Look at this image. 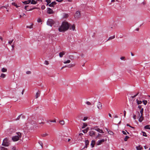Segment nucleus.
<instances>
[{
	"label": "nucleus",
	"mask_w": 150,
	"mask_h": 150,
	"mask_svg": "<svg viewBox=\"0 0 150 150\" xmlns=\"http://www.w3.org/2000/svg\"><path fill=\"white\" fill-rule=\"evenodd\" d=\"M69 25L68 22H63L59 28V31L60 32L65 31L69 28Z\"/></svg>",
	"instance_id": "f257e3e1"
},
{
	"label": "nucleus",
	"mask_w": 150,
	"mask_h": 150,
	"mask_svg": "<svg viewBox=\"0 0 150 150\" xmlns=\"http://www.w3.org/2000/svg\"><path fill=\"white\" fill-rule=\"evenodd\" d=\"M22 134L20 132H16V135L13 136L12 137V140L13 142H16L19 140L21 137Z\"/></svg>",
	"instance_id": "f03ea898"
},
{
	"label": "nucleus",
	"mask_w": 150,
	"mask_h": 150,
	"mask_svg": "<svg viewBox=\"0 0 150 150\" xmlns=\"http://www.w3.org/2000/svg\"><path fill=\"white\" fill-rule=\"evenodd\" d=\"M9 144L8 139L6 138L3 141L2 145L5 146H8Z\"/></svg>",
	"instance_id": "7ed1b4c3"
},
{
	"label": "nucleus",
	"mask_w": 150,
	"mask_h": 150,
	"mask_svg": "<svg viewBox=\"0 0 150 150\" xmlns=\"http://www.w3.org/2000/svg\"><path fill=\"white\" fill-rule=\"evenodd\" d=\"M54 21L52 19H48L47 22V24L51 27H52L54 23Z\"/></svg>",
	"instance_id": "20e7f679"
},
{
	"label": "nucleus",
	"mask_w": 150,
	"mask_h": 150,
	"mask_svg": "<svg viewBox=\"0 0 150 150\" xmlns=\"http://www.w3.org/2000/svg\"><path fill=\"white\" fill-rule=\"evenodd\" d=\"M81 14L80 12L79 11H77L74 15V17L76 18H80L81 17Z\"/></svg>",
	"instance_id": "39448f33"
},
{
	"label": "nucleus",
	"mask_w": 150,
	"mask_h": 150,
	"mask_svg": "<svg viewBox=\"0 0 150 150\" xmlns=\"http://www.w3.org/2000/svg\"><path fill=\"white\" fill-rule=\"evenodd\" d=\"M74 66H75L74 64H70L68 65H66V66H64L61 69H63L64 68H65V67H68V68H71L72 67H74Z\"/></svg>",
	"instance_id": "423d86ee"
},
{
	"label": "nucleus",
	"mask_w": 150,
	"mask_h": 150,
	"mask_svg": "<svg viewBox=\"0 0 150 150\" xmlns=\"http://www.w3.org/2000/svg\"><path fill=\"white\" fill-rule=\"evenodd\" d=\"M94 129L96 131L98 132L99 133H104V132L102 130L98 128L97 127H95L94 128Z\"/></svg>",
	"instance_id": "0eeeda50"
},
{
	"label": "nucleus",
	"mask_w": 150,
	"mask_h": 150,
	"mask_svg": "<svg viewBox=\"0 0 150 150\" xmlns=\"http://www.w3.org/2000/svg\"><path fill=\"white\" fill-rule=\"evenodd\" d=\"M97 106L98 109L99 110H101L102 109V105L101 103L100 102H98Z\"/></svg>",
	"instance_id": "6e6552de"
},
{
	"label": "nucleus",
	"mask_w": 150,
	"mask_h": 150,
	"mask_svg": "<svg viewBox=\"0 0 150 150\" xmlns=\"http://www.w3.org/2000/svg\"><path fill=\"white\" fill-rule=\"evenodd\" d=\"M69 28L70 29H72L73 31L76 30H75V25L74 24H73L72 25H70Z\"/></svg>",
	"instance_id": "1a4fd4ad"
},
{
	"label": "nucleus",
	"mask_w": 150,
	"mask_h": 150,
	"mask_svg": "<svg viewBox=\"0 0 150 150\" xmlns=\"http://www.w3.org/2000/svg\"><path fill=\"white\" fill-rule=\"evenodd\" d=\"M95 134V132L93 131H91L89 132V135L91 136H94Z\"/></svg>",
	"instance_id": "9d476101"
},
{
	"label": "nucleus",
	"mask_w": 150,
	"mask_h": 150,
	"mask_svg": "<svg viewBox=\"0 0 150 150\" xmlns=\"http://www.w3.org/2000/svg\"><path fill=\"white\" fill-rule=\"evenodd\" d=\"M47 12L49 14H52L53 13V10L49 8H48Z\"/></svg>",
	"instance_id": "9b49d317"
},
{
	"label": "nucleus",
	"mask_w": 150,
	"mask_h": 150,
	"mask_svg": "<svg viewBox=\"0 0 150 150\" xmlns=\"http://www.w3.org/2000/svg\"><path fill=\"white\" fill-rule=\"evenodd\" d=\"M104 140L103 139L98 141V145H99L101 144L102 143L104 142Z\"/></svg>",
	"instance_id": "f8f14e48"
},
{
	"label": "nucleus",
	"mask_w": 150,
	"mask_h": 150,
	"mask_svg": "<svg viewBox=\"0 0 150 150\" xmlns=\"http://www.w3.org/2000/svg\"><path fill=\"white\" fill-rule=\"evenodd\" d=\"M57 3L56 2H53L49 5V6L50 7H53V6L55 5Z\"/></svg>",
	"instance_id": "ddd939ff"
},
{
	"label": "nucleus",
	"mask_w": 150,
	"mask_h": 150,
	"mask_svg": "<svg viewBox=\"0 0 150 150\" xmlns=\"http://www.w3.org/2000/svg\"><path fill=\"white\" fill-rule=\"evenodd\" d=\"M143 115H141V116H140V117L139 119V121L141 122L144 120V117L143 116Z\"/></svg>",
	"instance_id": "4468645a"
},
{
	"label": "nucleus",
	"mask_w": 150,
	"mask_h": 150,
	"mask_svg": "<svg viewBox=\"0 0 150 150\" xmlns=\"http://www.w3.org/2000/svg\"><path fill=\"white\" fill-rule=\"evenodd\" d=\"M40 91H38L36 93L35 97L36 98H38L40 96Z\"/></svg>",
	"instance_id": "2eb2a0df"
},
{
	"label": "nucleus",
	"mask_w": 150,
	"mask_h": 150,
	"mask_svg": "<svg viewBox=\"0 0 150 150\" xmlns=\"http://www.w3.org/2000/svg\"><path fill=\"white\" fill-rule=\"evenodd\" d=\"M31 1V0H29L27 1H25L24 2H23V3L24 4H28L30 3Z\"/></svg>",
	"instance_id": "dca6fc26"
},
{
	"label": "nucleus",
	"mask_w": 150,
	"mask_h": 150,
	"mask_svg": "<svg viewBox=\"0 0 150 150\" xmlns=\"http://www.w3.org/2000/svg\"><path fill=\"white\" fill-rule=\"evenodd\" d=\"M65 54V52H61L59 53V56L60 57H63V55Z\"/></svg>",
	"instance_id": "f3484780"
},
{
	"label": "nucleus",
	"mask_w": 150,
	"mask_h": 150,
	"mask_svg": "<svg viewBox=\"0 0 150 150\" xmlns=\"http://www.w3.org/2000/svg\"><path fill=\"white\" fill-rule=\"evenodd\" d=\"M1 71L3 72H6L7 71V69L6 68H3L1 69Z\"/></svg>",
	"instance_id": "a211bd4d"
},
{
	"label": "nucleus",
	"mask_w": 150,
	"mask_h": 150,
	"mask_svg": "<svg viewBox=\"0 0 150 150\" xmlns=\"http://www.w3.org/2000/svg\"><path fill=\"white\" fill-rule=\"evenodd\" d=\"M136 149L137 150H141L143 149V148L142 147H141L140 146H139L136 147Z\"/></svg>",
	"instance_id": "6ab92c4d"
},
{
	"label": "nucleus",
	"mask_w": 150,
	"mask_h": 150,
	"mask_svg": "<svg viewBox=\"0 0 150 150\" xmlns=\"http://www.w3.org/2000/svg\"><path fill=\"white\" fill-rule=\"evenodd\" d=\"M89 144V141L88 140H86L85 141V145L86 146H85V147L87 148V146Z\"/></svg>",
	"instance_id": "aec40b11"
},
{
	"label": "nucleus",
	"mask_w": 150,
	"mask_h": 150,
	"mask_svg": "<svg viewBox=\"0 0 150 150\" xmlns=\"http://www.w3.org/2000/svg\"><path fill=\"white\" fill-rule=\"evenodd\" d=\"M30 2L31 4H35L37 3V2L35 0H32Z\"/></svg>",
	"instance_id": "412c9836"
},
{
	"label": "nucleus",
	"mask_w": 150,
	"mask_h": 150,
	"mask_svg": "<svg viewBox=\"0 0 150 150\" xmlns=\"http://www.w3.org/2000/svg\"><path fill=\"white\" fill-rule=\"evenodd\" d=\"M115 38V35H114L113 36H111L110 37L108 40H107V41L113 39Z\"/></svg>",
	"instance_id": "4be33fe9"
},
{
	"label": "nucleus",
	"mask_w": 150,
	"mask_h": 150,
	"mask_svg": "<svg viewBox=\"0 0 150 150\" xmlns=\"http://www.w3.org/2000/svg\"><path fill=\"white\" fill-rule=\"evenodd\" d=\"M71 62V61L70 60H68L66 61H64L63 63L65 64L69 63Z\"/></svg>",
	"instance_id": "5701e85b"
},
{
	"label": "nucleus",
	"mask_w": 150,
	"mask_h": 150,
	"mask_svg": "<svg viewBox=\"0 0 150 150\" xmlns=\"http://www.w3.org/2000/svg\"><path fill=\"white\" fill-rule=\"evenodd\" d=\"M6 75L5 74L2 73L1 74V75L0 76V77L1 78H4L6 77Z\"/></svg>",
	"instance_id": "b1692460"
},
{
	"label": "nucleus",
	"mask_w": 150,
	"mask_h": 150,
	"mask_svg": "<svg viewBox=\"0 0 150 150\" xmlns=\"http://www.w3.org/2000/svg\"><path fill=\"white\" fill-rule=\"evenodd\" d=\"M64 123L65 122L63 120H62L59 121V123L62 125H64Z\"/></svg>",
	"instance_id": "393cba45"
},
{
	"label": "nucleus",
	"mask_w": 150,
	"mask_h": 150,
	"mask_svg": "<svg viewBox=\"0 0 150 150\" xmlns=\"http://www.w3.org/2000/svg\"><path fill=\"white\" fill-rule=\"evenodd\" d=\"M0 149L1 150H8V149L7 148L4 147L3 146H1L0 147Z\"/></svg>",
	"instance_id": "a878e982"
},
{
	"label": "nucleus",
	"mask_w": 150,
	"mask_h": 150,
	"mask_svg": "<svg viewBox=\"0 0 150 150\" xmlns=\"http://www.w3.org/2000/svg\"><path fill=\"white\" fill-rule=\"evenodd\" d=\"M33 24H32L30 26H27V28H33Z\"/></svg>",
	"instance_id": "bb28decb"
},
{
	"label": "nucleus",
	"mask_w": 150,
	"mask_h": 150,
	"mask_svg": "<svg viewBox=\"0 0 150 150\" xmlns=\"http://www.w3.org/2000/svg\"><path fill=\"white\" fill-rule=\"evenodd\" d=\"M137 103L138 105L141 104L142 103V101L141 100H139L138 99L136 100Z\"/></svg>",
	"instance_id": "cd10ccee"
},
{
	"label": "nucleus",
	"mask_w": 150,
	"mask_h": 150,
	"mask_svg": "<svg viewBox=\"0 0 150 150\" xmlns=\"http://www.w3.org/2000/svg\"><path fill=\"white\" fill-rule=\"evenodd\" d=\"M87 126V124H86V123H83V125L82 127V128H85Z\"/></svg>",
	"instance_id": "c85d7f7f"
},
{
	"label": "nucleus",
	"mask_w": 150,
	"mask_h": 150,
	"mask_svg": "<svg viewBox=\"0 0 150 150\" xmlns=\"http://www.w3.org/2000/svg\"><path fill=\"white\" fill-rule=\"evenodd\" d=\"M144 111V109L143 108H142L141 109L140 111V113L141 114V115H143V113Z\"/></svg>",
	"instance_id": "c756f323"
},
{
	"label": "nucleus",
	"mask_w": 150,
	"mask_h": 150,
	"mask_svg": "<svg viewBox=\"0 0 150 150\" xmlns=\"http://www.w3.org/2000/svg\"><path fill=\"white\" fill-rule=\"evenodd\" d=\"M95 144V142L94 141H92V143H91V145L92 146V147H93L94 146Z\"/></svg>",
	"instance_id": "7c9ffc66"
},
{
	"label": "nucleus",
	"mask_w": 150,
	"mask_h": 150,
	"mask_svg": "<svg viewBox=\"0 0 150 150\" xmlns=\"http://www.w3.org/2000/svg\"><path fill=\"white\" fill-rule=\"evenodd\" d=\"M129 137L128 136H126L124 138V141H127V139L129 138Z\"/></svg>",
	"instance_id": "2f4dec72"
},
{
	"label": "nucleus",
	"mask_w": 150,
	"mask_h": 150,
	"mask_svg": "<svg viewBox=\"0 0 150 150\" xmlns=\"http://www.w3.org/2000/svg\"><path fill=\"white\" fill-rule=\"evenodd\" d=\"M39 144L41 145L42 148H43V143L42 142L40 141L39 142Z\"/></svg>",
	"instance_id": "473e14b6"
},
{
	"label": "nucleus",
	"mask_w": 150,
	"mask_h": 150,
	"mask_svg": "<svg viewBox=\"0 0 150 150\" xmlns=\"http://www.w3.org/2000/svg\"><path fill=\"white\" fill-rule=\"evenodd\" d=\"M144 128L146 129H150V127H149V126L146 125L145 126Z\"/></svg>",
	"instance_id": "72a5a7b5"
},
{
	"label": "nucleus",
	"mask_w": 150,
	"mask_h": 150,
	"mask_svg": "<svg viewBox=\"0 0 150 150\" xmlns=\"http://www.w3.org/2000/svg\"><path fill=\"white\" fill-rule=\"evenodd\" d=\"M47 135H48V134L47 133H45V134H43L41 135L43 137H45Z\"/></svg>",
	"instance_id": "f704fd0d"
},
{
	"label": "nucleus",
	"mask_w": 150,
	"mask_h": 150,
	"mask_svg": "<svg viewBox=\"0 0 150 150\" xmlns=\"http://www.w3.org/2000/svg\"><path fill=\"white\" fill-rule=\"evenodd\" d=\"M101 136V135L100 134H98L97 136L96 137V138H98L99 139H100V138H99V137H100Z\"/></svg>",
	"instance_id": "c9c22d12"
},
{
	"label": "nucleus",
	"mask_w": 150,
	"mask_h": 150,
	"mask_svg": "<svg viewBox=\"0 0 150 150\" xmlns=\"http://www.w3.org/2000/svg\"><path fill=\"white\" fill-rule=\"evenodd\" d=\"M38 8H37V7H34V8H33L30 9H28V10L27 11H32L34 9H37Z\"/></svg>",
	"instance_id": "e433bc0d"
},
{
	"label": "nucleus",
	"mask_w": 150,
	"mask_h": 150,
	"mask_svg": "<svg viewBox=\"0 0 150 150\" xmlns=\"http://www.w3.org/2000/svg\"><path fill=\"white\" fill-rule=\"evenodd\" d=\"M49 122H56V120H50L49 121H47V122L49 123Z\"/></svg>",
	"instance_id": "4c0bfd02"
},
{
	"label": "nucleus",
	"mask_w": 150,
	"mask_h": 150,
	"mask_svg": "<svg viewBox=\"0 0 150 150\" xmlns=\"http://www.w3.org/2000/svg\"><path fill=\"white\" fill-rule=\"evenodd\" d=\"M139 94V92H138L135 95H134V96H132L131 97L132 98H134L136 96H137Z\"/></svg>",
	"instance_id": "58836bf2"
},
{
	"label": "nucleus",
	"mask_w": 150,
	"mask_h": 150,
	"mask_svg": "<svg viewBox=\"0 0 150 150\" xmlns=\"http://www.w3.org/2000/svg\"><path fill=\"white\" fill-rule=\"evenodd\" d=\"M12 4L13 5L15 6L16 8H18V6H17V5L16 3H12Z\"/></svg>",
	"instance_id": "ea45409f"
},
{
	"label": "nucleus",
	"mask_w": 150,
	"mask_h": 150,
	"mask_svg": "<svg viewBox=\"0 0 150 150\" xmlns=\"http://www.w3.org/2000/svg\"><path fill=\"white\" fill-rule=\"evenodd\" d=\"M143 102L144 105H146L147 104V101L146 100H144L143 101Z\"/></svg>",
	"instance_id": "a19ab883"
},
{
	"label": "nucleus",
	"mask_w": 150,
	"mask_h": 150,
	"mask_svg": "<svg viewBox=\"0 0 150 150\" xmlns=\"http://www.w3.org/2000/svg\"><path fill=\"white\" fill-rule=\"evenodd\" d=\"M86 104L88 105H91V103L89 101H87Z\"/></svg>",
	"instance_id": "79ce46f5"
},
{
	"label": "nucleus",
	"mask_w": 150,
	"mask_h": 150,
	"mask_svg": "<svg viewBox=\"0 0 150 150\" xmlns=\"http://www.w3.org/2000/svg\"><path fill=\"white\" fill-rule=\"evenodd\" d=\"M88 131V130L87 129L83 130V132L84 133H86Z\"/></svg>",
	"instance_id": "37998d69"
},
{
	"label": "nucleus",
	"mask_w": 150,
	"mask_h": 150,
	"mask_svg": "<svg viewBox=\"0 0 150 150\" xmlns=\"http://www.w3.org/2000/svg\"><path fill=\"white\" fill-rule=\"evenodd\" d=\"M45 1L47 3V4H49L51 2L50 0H45Z\"/></svg>",
	"instance_id": "c03bdc74"
},
{
	"label": "nucleus",
	"mask_w": 150,
	"mask_h": 150,
	"mask_svg": "<svg viewBox=\"0 0 150 150\" xmlns=\"http://www.w3.org/2000/svg\"><path fill=\"white\" fill-rule=\"evenodd\" d=\"M37 21L38 23L41 22H42V20L40 18H38L37 20Z\"/></svg>",
	"instance_id": "a18cd8bd"
},
{
	"label": "nucleus",
	"mask_w": 150,
	"mask_h": 150,
	"mask_svg": "<svg viewBox=\"0 0 150 150\" xmlns=\"http://www.w3.org/2000/svg\"><path fill=\"white\" fill-rule=\"evenodd\" d=\"M45 64L46 65H48L49 64L47 60H46L45 62Z\"/></svg>",
	"instance_id": "49530a36"
},
{
	"label": "nucleus",
	"mask_w": 150,
	"mask_h": 150,
	"mask_svg": "<svg viewBox=\"0 0 150 150\" xmlns=\"http://www.w3.org/2000/svg\"><path fill=\"white\" fill-rule=\"evenodd\" d=\"M143 136H145V137H146L147 136V135H146V133L145 132H143Z\"/></svg>",
	"instance_id": "de8ad7c7"
},
{
	"label": "nucleus",
	"mask_w": 150,
	"mask_h": 150,
	"mask_svg": "<svg viewBox=\"0 0 150 150\" xmlns=\"http://www.w3.org/2000/svg\"><path fill=\"white\" fill-rule=\"evenodd\" d=\"M7 8V6H2L0 8V9H1V8Z\"/></svg>",
	"instance_id": "09e8293b"
},
{
	"label": "nucleus",
	"mask_w": 150,
	"mask_h": 150,
	"mask_svg": "<svg viewBox=\"0 0 150 150\" xmlns=\"http://www.w3.org/2000/svg\"><path fill=\"white\" fill-rule=\"evenodd\" d=\"M13 40H12L11 41H10L8 42V44H10V45H11L12 43L13 42Z\"/></svg>",
	"instance_id": "8fccbe9b"
},
{
	"label": "nucleus",
	"mask_w": 150,
	"mask_h": 150,
	"mask_svg": "<svg viewBox=\"0 0 150 150\" xmlns=\"http://www.w3.org/2000/svg\"><path fill=\"white\" fill-rule=\"evenodd\" d=\"M45 8V6L44 5H42L41 6V8L42 10H44Z\"/></svg>",
	"instance_id": "3c124183"
},
{
	"label": "nucleus",
	"mask_w": 150,
	"mask_h": 150,
	"mask_svg": "<svg viewBox=\"0 0 150 150\" xmlns=\"http://www.w3.org/2000/svg\"><path fill=\"white\" fill-rule=\"evenodd\" d=\"M24 16H25V15L24 13H23L22 15H20V18H21V17H24Z\"/></svg>",
	"instance_id": "603ef678"
},
{
	"label": "nucleus",
	"mask_w": 150,
	"mask_h": 150,
	"mask_svg": "<svg viewBox=\"0 0 150 150\" xmlns=\"http://www.w3.org/2000/svg\"><path fill=\"white\" fill-rule=\"evenodd\" d=\"M87 118H88L87 117H84V118H83V120L84 121H86V120H87Z\"/></svg>",
	"instance_id": "864d4df0"
},
{
	"label": "nucleus",
	"mask_w": 150,
	"mask_h": 150,
	"mask_svg": "<svg viewBox=\"0 0 150 150\" xmlns=\"http://www.w3.org/2000/svg\"><path fill=\"white\" fill-rule=\"evenodd\" d=\"M21 116V115H19L18 116V117H17V118L16 119V120H19Z\"/></svg>",
	"instance_id": "5fc2aeb1"
},
{
	"label": "nucleus",
	"mask_w": 150,
	"mask_h": 150,
	"mask_svg": "<svg viewBox=\"0 0 150 150\" xmlns=\"http://www.w3.org/2000/svg\"><path fill=\"white\" fill-rule=\"evenodd\" d=\"M120 59L122 60H123L125 59V57H120Z\"/></svg>",
	"instance_id": "6e6d98bb"
},
{
	"label": "nucleus",
	"mask_w": 150,
	"mask_h": 150,
	"mask_svg": "<svg viewBox=\"0 0 150 150\" xmlns=\"http://www.w3.org/2000/svg\"><path fill=\"white\" fill-rule=\"evenodd\" d=\"M126 113V111H125L124 110V117H125Z\"/></svg>",
	"instance_id": "4d7b16f0"
},
{
	"label": "nucleus",
	"mask_w": 150,
	"mask_h": 150,
	"mask_svg": "<svg viewBox=\"0 0 150 150\" xmlns=\"http://www.w3.org/2000/svg\"><path fill=\"white\" fill-rule=\"evenodd\" d=\"M133 118L134 120H135L136 119V116L135 115H133Z\"/></svg>",
	"instance_id": "13d9d810"
},
{
	"label": "nucleus",
	"mask_w": 150,
	"mask_h": 150,
	"mask_svg": "<svg viewBox=\"0 0 150 150\" xmlns=\"http://www.w3.org/2000/svg\"><path fill=\"white\" fill-rule=\"evenodd\" d=\"M122 132L123 133V134H125V135H126L127 134V133H126V132L125 131H122Z\"/></svg>",
	"instance_id": "bf43d9fd"
},
{
	"label": "nucleus",
	"mask_w": 150,
	"mask_h": 150,
	"mask_svg": "<svg viewBox=\"0 0 150 150\" xmlns=\"http://www.w3.org/2000/svg\"><path fill=\"white\" fill-rule=\"evenodd\" d=\"M31 73V72L30 71H28L26 72V74H30Z\"/></svg>",
	"instance_id": "052dcab7"
},
{
	"label": "nucleus",
	"mask_w": 150,
	"mask_h": 150,
	"mask_svg": "<svg viewBox=\"0 0 150 150\" xmlns=\"http://www.w3.org/2000/svg\"><path fill=\"white\" fill-rule=\"evenodd\" d=\"M118 0H111V2H115V1H117Z\"/></svg>",
	"instance_id": "680f3d73"
},
{
	"label": "nucleus",
	"mask_w": 150,
	"mask_h": 150,
	"mask_svg": "<svg viewBox=\"0 0 150 150\" xmlns=\"http://www.w3.org/2000/svg\"><path fill=\"white\" fill-rule=\"evenodd\" d=\"M108 133L109 134H110L111 135H112L113 134V132L112 131H110V133L109 132H108Z\"/></svg>",
	"instance_id": "e2e57ef3"
},
{
	"label": "nucleus",
	"mask_w": 150,
	"mask_h": 150,
	"mask_svg": "<svg viewBox=\"0 0 150 150\" xmlns=\"http://www.w3.org/2000/svg\"><path fill=\"white\" fill-rule=\"evenodd\" d=\"M69 57L71 58H73L74 57V56L73 55H70L69 56Z\"/></svg>",
	"instance_id": "0e129e2a"
},
{
	"label": "nucleus",
	"mask_w": 150,
	"mask_h": 150,
	"mask_svg": "<svg viewBox=\"0 0 150 150\" xmlns=\"http://www.w3.org/2000/svg\"><path fill=\"white\" fill-rule=\"evenodd\" d=\"M57 1H58L59 2H61L63 0H56Z\"/></svg>",
	"instance_id": "69168bd1"
},
{
	"label": "nucleus",
	"mask_w": 150,
	"mask_h": 150,
	"mask_svg": "<svg viewBox=\"0 0 150 150\" xmlns=\"http://www.w3.org/2000/svg\"><path fill=\"white\" fill-rule=\"evenodd\" d=\"M127 126H129V127H132V128H133V127H131V126H130V125H129V124H127Z\"/></svg>",
	"instance_id": "338daca9"
},
{
	"label": "nucleus",
	"mask_w": 150,
	"mask_h": 150,
	"mask_svg": "<svg viewBox=\"0 0 150 150\" xmlns=\"http://www.w3.org/2000/svg\"><path fill=\"white\" fill-rule=\"evenodd\" d=\"M16 148L15 147H13L12 148V150H16Z\"/></svg>",
	"instance_id": "774afa93"
}]
</instances>
